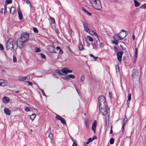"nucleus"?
I'll list each match as a JSON object with an SVG mask.
<instances>
[{
  "mask_svg": "<svg viewBox=\"0 0 146 146\" xmlns=\"http://www.w3.org/2000/svg\"><path fill=\"white\" fill-rule=\"evenodd\" d=\"M29 33H24L21 34L20 37L17 41V47L21 49L25 45V43L29 39Z\"/></svg>",
  "mask_w": 146,
  "mask_h": 146,
  "instance_id": "1",
  "label": "nucleus"
},
{
  "mask_svg": "<svg viewBox=\"0 0 146 146\" xmlns=\"http://www.w3.org/2000/svg\"><path fill=\"white\" fill-rule=\"evenodd\" d=\"M104 106H99L100 112V113L102 114L103 115H105L107 114H109L110 110L109 108L107 105H104Z\"/></svg>",
  "mask_w": 146,
  "mask_h": 146,
  "instance_id": "2",
  "label": "nucleus"
},
{
  "mask_svg": "<svg viewBox=\"0 0 146 146\" xmlns=\"http://www.w3.org/2000/svg\"><path fill=\"white\" fill-rule=\"evenodd\" d=\"M98 101L99 103V106H105V105L107 104L104 97L102 96H101L99 97Z\"/></svg>",
  "mask_w": 146,
  "mask_h": 146,
  "instance_id": "3",
  "label": "nucleus"
},
{
  "mask_svg": "<svg viewBox=\"0 0 146 146\" xmlns=\"http://www.w3.org/2000/svg\"><path fill=\"white\" fill-rule=\"evenodd\" d=\"M13 40L12 39H9L6 42V46L7 50H11L13 48Z\"/></svg>",
  "mask_w": 146,
  "mask_h": 146,
  "instance_id": "4",
  "label": "nucleus"
},
{
  "mask_svg": "<svg viewBox=\"0 0 146 146\" xmlns=\"http://www.w3.org/2000/svg\"><path fill=\"white\" fill-rule=\"evenodd\" d=\"M94 4L95 5H93L92 6L94 9L98 10L101 9V4L100 0H97Z\"/></svg>",
  "mask_w": 146,
  "mask_h": 146,
  "instance_id": "5",
  "label": "nucleus"
},
{
  "mask_svg": "<svg viewBox=\"0 0 146 146\" xmlns=\"http://www.w3.org/2000/svg\"><path fill=\"white\" fill-rule=\"evenodd\" d=\"M7 82L3 79H0V86L4 87L7 86Z\"/></svg>",
  "mask_w": 146,
  "mask_h": 146,
  "instance_id": "6",
  "label": "nucleus"
},
{
  "mask_svg": "<svg viewBox=\"0 0 146 146\" xmlns=\"http://www.w3.org/2000/svg\"><path fill=\"white\" fill-rule=\"evenodd\" d=\"M82 23L84 27V30L88 33L90 30V29L88 28V24L84 21H82Z\"/></svg>",
  "mask_w": 146,
  "mask_h": 146,
  "instance_id": "7",
  "label": "nucleus"
},
{
  "mask_svg": "<svg viewBox=\"0 0 146 146\" xmlns=\"http://www.w3.org/2000/svg\"><path fill=\"white\" fill-rule=\"evenodd\" d=\"M56 119L60 120L62 124H66L65 120L62 117L59 115H57L56 116Z\"/></svg>",
  "mask_w": 146,
  "mask_h": 146,
  "instance_id": "8",
  "label": "nucleus"
},
{
  "mask_svg": "<svg viewBox=\"0 0 146 146\" xmlns=\"http://www.w3.org/2000/svg\"><path fill=\"white\" fill-rule=\"evenodd\" d=\"M117 36L120 39H122L126 36V34L125 33H121V32L117 34Z\"/></svg>",
  "mask_w": 146,
  "mask_h": 146,
  "instance_id": "9",
  "label": "nucleus"
},
{
  "mask_svg": "<svg viewBox=\"0 0 146 146\" xmlns=\"http://www.w3.org/2000/svg\"><path fill=\"white\" fill-rule=\"evenodd\" d=\"M123 54V52H119L117 53V59L119 62H120L121 60V58Z\"/></svg>",
  "mask_w": 146,
  "mask_h": 146,
  "instance_id": "10",
  "label": "nucleus"
},
{
  "mask_svg": "<svg viewBox=\"0 0 146 146\" xmlns=\"http://www.w3.org/2000/svg\"><path fill=\"white\" fill-rule=\"evenodd\" d=\"M132 76L134 78H138V72L136 70H133Z\"/></svg>",
  "mask_w": 146,
  "mask_h": 146,
  "instance_id": "11",
  "label": "nucleus"
},
{
  "mask_svg": "<svg viewBox=\"0 0 146 146\" xmlns=\"http://www.w3.org/2000/svg\"><path fill=\"white\" fill-rule=\"evenodd\" d=\"M96 121L94 120L92 123V129L94 133L96 132Z\"/></svg>",
  "mask_w": 146,
  "mask_h": 146,
  "instance_id": "12",
  "label": "nucleus"
},
{
  "mask_svg": "<svg viewBox=\"0 0 146 146\" xmlns=\"http://www.w3.org/2000/svg\"><path fill=\"white\" fill-rule=\"evenodd\" d=\"M47 50L50 52H54V48L51 45H48L46 47Z\"/></svg>",
  "mask_w": 146,
  "mask_h": 146,
  "instance_id": "13",
  "label": "nucleus"
},
{
  "mask_svg": "<svg viewBox=\"0 0 146 146\" xmlns=\"http://www.w3.org/2000/svg\"><path fill=\"white\" fill-rule=\"evenodd\" d=\"M2 101L3 103L7 104L9 102L10 99L8 97L4 96L3 98Z\"/></svg>",
  "mask_w": 146,
  "mask_h": 146,
  "instance_id": "14",
  "label": "nucleus"
},
{
  "mask_svg": "<svg viewBox=\"0 0 146 146\" xmlns=\"http://www.w3.org/2000/svg\"><path fill=\"white\" fill-rule=\"evenodd\" d=\"M84 124L86 127L88 129L89 128V125H88V124L89 122L88 118L87 117L85 118L84 119Z\"/></svg>",
  "mask_w": 146,
  "mask_h": 146,
  "instance_id": "15",
  "label": "nucleus"
},
{
  "mask_svg": "<svg viewBox=\"0 0 146 146\" xmlns=\"http://www.w3.org/2000/svg\"><path fill=\"white\" fill-rule=\"evenodd\" d=\"M4 112L6 115H9L11 114V111L8 108H5L4 109Z\"/></svg>",
  "mask_w": 146,
  "mask_h": 146,
  "instance_id": "16",
  "label": "nucleus"
},
{
  "mask_svg": "<svg viewBox=\"0 0 146 146\" xmlns=\"http://www.w3.org/2000/svg\"><path fill=\"white\" fill-rule=\"evenodd\" d=\"M109 114L107 115V117H106L105 120V125L108 126L109 123Z\"/></svg>",
  "mask_w": 146,
  "mask_h": 146,
  "instance_id": "17",
  "label": "nucleus"
},
{
  "mask_svg": "<svg viewBox=\"0 0 146 146\" xmlns=\"http://www.w3.org/2000/svg\"><path fill=\"white\" fill-rule=\"evenodd\" d=\"M68 69L69 68L67 67L62 68L61 70V72L63 73L67 74L68 73Z\"/></svg>",
  "mask_w": 146,
  "mask_h": 146,
  "instance_id": "18",
  "label": "nucleus"
},
{
  "mask_svg": "<svg viewBox=\"0 0 146 146\" xmlns=\"http://www.w3.org/2000/svg\"><path fill=\"white\" fill-rule=\"evenodd\" d=\"M88 33L90 35H94L96 36L97 38H98V36L97 33L93 31H90V30Z\"/></svg>",
  "mask_w": 146,
  "mask_h": 146,
  "instance_id": "19",
  "label": "nucleus"
},
{
  "mask_svg": "<svg viewBox=\"0 0 146 146\" xmlns=\"http://www.w3.org/2000/svg\"><path fill=\"white\" fill-rule=\"evenodd\" d=\"M127 118L126 117H125L123 119V125L122 126V132H123V128H124V125L125 124L126 122L127 121Z\"/></svg>",
  "mask_w": 146,
  "mask_h": 146,
  "instance_id": "20",
  "label": "nucleus"
},
{
  "mask_svg": "<svg viewBox=\"0 0 146 146\" xmlns=\"http://www.w3.org/2000/svg\"><path fill=\"white\" fill-rule=\"evenodd\" d=\"M18 13L19 19L20 20H21L23 19V16L20 9H19L18 10Z\"/></svg>",
  "mask_w": 146,
  "mask_h": 146,
  "instance_id": "21",
  "label": "nucleus"
},
{
  "mask_svg": "<svg viewBox=\"0 0 146 146\" xmlns=\"http://www.w3.org/2000/svg\"><path fill=\"white\" fill-rule=\"evenodd\" d=\"M75 77V76L73 74H71L69 75L68 76H66V79H68L70 78H74Z\"/></svg>",
  "mask_w": 146,
  "mask_h": 146,
  "instance_id": "22",
  "label": "nucleus"
},
{
  "mask_svg": "<svg viewBox=\"0 0 146 146\" xmlns=\"http://www.w3.org/2000/svg\"><path fill=\"white\" fill-rule=\"evenodd\" d=\"M19 80L21 81L25 82L26 80L25 77L19 76Z\"/></svg>",
  "mask_w": 146,
  "mask_h": 146,
  "instance_id": "23",
  "label": "nucleus"
},
{
  "mask_svg": "<svg viewBox=\"0 0 146 146\" xmlns=\"http://www.w3.org/2000/svg\"><path fill=\"white\" fill-rule=\"evenodd\" d=\"M15 9L14 7H11L10 9V13L12 14H13L15 12Z\"/></svg>",
  "mask_w": 146,
  "mask_h": 146,
  "instance_id": "24",
  "label": "nucleus"
},
{
  "mask_svg": "<svg viewBox=\"0 0 146 146\" xmlns=\"http://www.w3.org/2000/svg\"><path fill=\"white\" fill-rule=\"evenodd\" d=\"M90 3H91L92 6L93 5H95V3L96 2L97 0H88Z\"/></svg>",
  "mask_w": 146,
  "mask_h": 146,
  "instance_id": "25",
  "label": "nucleus"
},
{
  "mask_svg": "<svg viewBox=\"0 0 146 146\" xmlns=\"http://www.w3.org/2000/svg\"><path fill=\"white\" fill-rule=\"evenodd\" d=\"M135 5L136 7H137L139 6L140 4V3L136 0H134Z\"/></svg>",
  "mask_w": 146,
  "mask_h": 146,
  "instance_id": "26",
  "label": "nucleus"
},
{
  "mask_svg": "<svg viewBox=\"0 0 146 146\" xmlns=\"http://www.w3.org/2000/svg\"><path fill=\"white\" fill-rule=\"evenodd\" d=\"M82 9L84 11V12L88 15H89V16H90L91 15V13L88 12L85 9L82 8Z\"/></svg>",
  "mask_w": 146,
  "mask_h": 146,
  "instance_id": "27",
  "label": "nucleus"
},
{
  "mask_svg": "<svg viewBox=\"0 0 146 146\" xmlns=\"http://www.w3.org/2000/svg\"><path fill=\"white\" fill-rule=\"evenodd\" d=\"M36 116V114H32L30 116V119L33 121L35 118Z\"/></svg>",
  "mask_w": 146,
  "mask_h": 146,
  "instance_id": "28",
  "label": "nucleus"
},
{
  "mask_svg": "<svg viewBox=\"0 0 146 146\" xmlns=\"http://www.w3.org/2000/svg\"><path fill=\"white\" fill-rule=\"evenodd\" d=\"M84 47L82 44L81 43H80L79 46V50H81Z\"/></svg>",
  "mask_w": 146,
  "mask_h": 146,
  "instance_id": "29",
  "label": "nucleus"
},
{
  "mask_svg": "<svg viewBox=\"0 0 146 146\" xmlns=\"http://www.w3.org/2000/svg\"><path fill=\"white\" fill-rule=\"evenodd\" d=\"M87 38L90 41L92 42L93 41V39L90 36L88 35Z\"/></svg>",
  "mask_w": 146,
  "mask_h": 146,
  "instance_id": "30",
  "label": "nucleus"
},
{
  "mask_svg": "<svg viewBox=\"0 0 146 146\" xmlns=\"http://www.w3.org/2000/svg\"><path fill=\"white\" fill-rule=\"evenodd\" d=\"M61 72V70L60 71L59 69H57L56 70V72L58 73L59 74L63 75V74Z\"/></svg>",
  "mask_w": 146,
  "mask_h": 146,
  "instance_id": "31",
  "label": "nucleus"
},
{
  "mask_svg": "<svg viewBox=\"0 0 146 146\" xmlns=\"http://www.w3.org/2000/svg\"><path fill=\"white\" fill-rule=\"evenodd\" d=\"M92 45L93 49H95L97 48V46L95 42L93 43H92Z\"/></svg>",
  "mask_w": 146,
  "mask_h": 146,
  "instance_id": "32",
  "label": "nucleus"
},
{
  "mask_svg": "<svg viewBox=\"0 0 146 146\" xmlns=\"http://www.w3.org/2000/svg\"><path fill=\"white\" fill-rule=\"evenodd\" d=\"M114 142V139L113 138H111L110 141V143L111 145L113 144Z\"/></svg>",
  "mask_w": 146,
  "mask_h": 146,
  "instance_id": "33",
  "label": "nucleus"
},
{
  "mask_svg": "<svg viewBox=\"0 0 146 146\" xmlns=\"http://www.w3.org/2000/svg\"><path fill=\"white\" fill-rule=\"evenodd\" d=\"M92 141L93 139H92V138H89L88 139V140L86 142V144L87 145L89 144L90 142Z\"/></svg>",
  "mask_w": 146,
  "mask_h": 146,
  "instance_id": "34",
  "label": "nucleus"
},
{
  "mask_svg": "<svg viewBox=\"0 0 146 146\" xmlns=\"http://www.w3.org/2000/svg\"><path fill=\"white\" fill-rule=\"evenodd\" d=\"M85 80V76L84 75H82V76L80 78L81 81L82 82H83L84 80Z\"/></svg>",
  "mask_w": 146,
  "mask_h": 146,
  "instance_id": "35",
  "label": "nucleus"
},
{
  "mask_svg": "<svg viewBox=\"0 0 146 146\" xmlns=\"http://www.w3.org/2000/svg\"><path fill=\"white\" fill-rule=\"evenodd\" d=\"M33 31L34 32L36 33H38V31L36 27H34L33 28Z\"/></svg>",
  "mask_w": 146,
  "mask_h": 146,
  "instance_id": "36",
  "label": "nucleus"
},
{
  "mask_svg": "<svg viewBox=\"0 0 146 146\" xmlns=\"http://www.w3.org/2000/svg\"><path fill=\"white\" fill-rule=\"evenodd\" d=\"M131 94L129 93L128 95V99L127 100L130 101L131 99Z\"/></svg>",
  "mask_w": 146,
  "mask_h": 146,
  "instance_id": "37",
  "label": "nucleus"
},
{
  "mask_svg": "<svg viewBox=\"0 0 146 146\" xmlns=\"http://www.w3.org/2000/svg\"><path fill=\"white\" fill-rule=\"evenodd\" d=\"M137 48H135V57L136 58H137Z\"/></svg>",
  "mask_w": 146,
  "mask_h": 146,
  "instance_id": "38",
  "label": "nucleus"
},
{
  "mask_svg": "<svg viewBox=\"0 0 146 146\" xmlns=\"http://www.w3.org/2000/svg\"><path fill=\"white\" fill-rule=\"evenodd\" d=\"M40 56L42 58H44V59H46V57L45 55H44V54L42 53H41Z\"/></svg>",
  "mask_w": 146,
  "mask_h": 146,
  "instance_id": "39",
  "label": "nucleus"
},
{
  "mask_svg": "<svg viewBox=\"0 0 146 146\" xmlns=\"http://www.w3.org/2000/svg\"><path fill=\"white\" fill-rule=\"evenodd\" d=\"M140 8L141 9H145L146 8V4H145L141 5Z\"/></svg>",
  "mask_w": 146,
  "mask_h": 146,
  "instance_id": "40",
  "label": "nucleus"
},
{
  "mask_svg": "<svg viewBox=\"0 0 146 146\" xmlns=\"http://www.w3.org/2000/svg\"><path fill=\"white\" fill-rule=\"evenodd\" d=\"M112 43L114 44L115 45L117 44L118 43V41L117 40L113 41H112Z\"/></svg>",
  "mask_w": 146,
  "mask_h": 146,
  "instance_id": "41",
  "label": "nucleus"
},
{
  "mask_svg": "<svg viewBox=\"0 0 146 146\" xmlns=\"http://www.w3.org/2000/svg\"><path fill=\"white\" fill-rule=\"evenodd\" d=\"M48 137L50 139H51L53 137V134L52 133H50L48 135Z\"/></svg>",
  "mask_w": 146,
  "mask_h": 146,
  "instance_id": "42",
  "label": "nucleus"
},
{
  "mask_svg": "<svg viewBox=\"0 0 146 146\" xmlns=\"http://www.w3.org/2000/svg\"><path fill=\"white\" fill-rule=\"evenodd\" d=\"M6 1L8 4H10L12 3V0H6Z\"/></svg>",
  "mask_w": 146,
  "mask_h": 146,
  "instance_id": "43",
  "label": "nucleus"
},
{
  "mask_svg": "<svg viewBox=\"0 0 146 146\" xmlns=\"http://www.w3.org/2000/svg\"><path fill=\"white\" fill-rule=\"evenodd\" d=\"M51 19V22L52 23H55V20L52 17H50Z\"/></svg>",
  "mask_w": 146,
  "mask_h": 146,
  "instance_id": "44",
  "label": "nucleus"
},
{
  "mask_svg": "<svg viewBox=\"0 0 146 146\" xmlns=\"http://www.w3.org/2000/svg\"><path fill=\"white\" fill-rule=\"evenodd\" d=\"M40 49L39 48L37 47L35 49V52H40Z\"/></svg>",
  "mask_w": 146,
  "mask_h": 146,
  "instance_id": "45",
  "label": "nucleus"
},
{
  "mask_svg": "<svg viewBox=\"0 0 146 146\" xmlns=\"http://www.w3.org/2000/svg\"><path fill=\"white\" fill-rule=\"evenodd\" d=\"M104 44L103 43L100 42L99 44V46L100 48H103L104 47Z\"/></svg>",
  "mask_w": 146,
  "mask_h": 146,
  "instance_id": "46",
  "label": "nucleus"
},
{
  "mask_svg": "<svg viewBox=\"0 0 146 146\" xmlns=\"http://www.w3.org/2000/svg\"><path fill=\"white\" fill-rule=\"evenodd\" d=\"M13 61L14 62H17V59L15 56H13Z\"/></svg>",
  "mask_w": 146,
  "mask_h": 146,
  "instance_id": "47",
  "label": "nucleus"
},
{
  "mask_svg": "<svg viewBox=\"0 0 146 146\" xmlns=\"http://www.w3.org/2000/svg\"><path fill=\"white\" fill-rule=\"evenodd\" d=\"M26 82L28 83V85L29 86L30 85L32 86L33 85V84L31 82H29V81H27Z\"/></svg>",
  "mask_w": 146,
  "mask_h": 146,
  "instance_id": "48",
  "label": "nucleus"
},
{
  "mask_svg": "<svg viewBox=\"0 0 146 146\" xmlns=\"http://www.w3.org/2000/svg\"><path fill=\"white\" fill-rule=\"evenodd\" d=\"M40 90L41 92L42 93L43 95L44 96H46V95H45L44 91L42 89H40Z\"/></svg>",
  "mask_w": 146,
  "mask_h": 146,
  "instance_id": "49",
  "label": "nucleus"
},
{
  "mask_svg": "<svg viewBox=\"0 0 146 146\" xmlns=\"http://www.w3.org/2000/svg\"><path fill=\"white\" fill-rule=\"evenodd\" d=\"M116 68V72H117L119 71V67L118 66H115Z\"/></svg>",
  "mask_w": 146,
  "mask_h": 146,
  "instance_id": "50",
  "label": "nucleus"
},
{
  "mask_svg": "<svg viewBox=\"0 0 146 146\" xmlns=\"http://www.w3.org/2000/svg\"><path fill=\"white\" fill-rule=\"evenodd\" d=\"M26 80H30V77L29 76H27L25 77Z\"/></svg>",
  "mask_w": 146,
  "mask_h": 146,
  "instance_id": "51",
  "label": "nucleus"
},
{
  "mask_svg": "<svg viewBox=\"0 0 146 146\" xmlns=\"http://www.w3.org/2000/svg\"><path fill=\"white\" fill-rule=\"evenodd\" d=\"M4 49L3 47L2 44H0V49L1 50H3Z\"/></svg>",
  "mask_w": 146,
  "mask_h": 146,
  "instance_id": "52",
  "label": "nucleus"
},
{
  "mask_svg": "<svg viewBox=\"0 0 146 146\" xmlns=\"http://www.w3.org/2000/svg\"><path fill=\"white\" fill-rule=\"evenodd\" d=\"M25 110L27 111H29L30 110V109L29 107H27L25 108Z\"/></svg>",
  "mask_w": 146,
  "mask_h": 146,
  "instance_id": "53",
  "label": "nucleus"
},
{
  "mask_svg": "<svg viewBox=\"0 0 146 146\" xmlns=\"http://www.w3.org/2000/svg\"><path fill=\"white\" fill-rule=\"evenodd\" d=\"M114 50L115 52H116L117 51V48L115 46L114 47Z\"/></svg>",
  "mask_w": 146,
  "mask_h": 146,
  "instance_id": "54",
  "label": "nucleus"
},
{
  "mask_svg": "<svg viewBox=\"0 0 146 146\" xmlns=\"http://www.w3.org/2000/svg\"><path fill=\"white\" fill-rule=\"evenodd\" d=\"M25 2L27 4H29L30 3L29 0H26L25 1Z\"/></svg>",
  "mask_w": 146,
  "mask_h": 146,
  "instance_id": "55",
  "label": "nucleus"
},
{
  "mask_svg": "<svg viewBox=\"0 0 146 146\" xmlns=\"http://www.w3.org/2000/svg\"><path fill=\"white\" fill-rule=\"evenodd\" d=\"M63 53V52L62 51V50L60 49V50H59V53L60 54H62Z\"/></svg>",
  "mask_w": 146,
  "mask_h": 146,
  "instance_id": "56",
  "label": "nucleus"
},
{
  "mask_svg": "<svg viewBox=\"0 0 146 146\" xmlns=\"http://www.w3.org/2000/svg\"><path fill=\"white\" fill-rule=\"evenodd\" d=\"M111 96H112L111 92H109V97L110 98H111Z\"/></svg>",
  "mask_w": 146,
  "mask_h": 146,
  "instance_id": "57",
  "label": "nucleus"
},
{
  "mask_svg": "<svg viewBox=\"0 0 146 146\" xmlns=\"http://www.w3.org/2000/svg\"><path fill=\"white\" fill-rule=\"evenodd\" d=\"M129 101L127 100V105L128 107H129Z\"/></svg>",
  "mask_w": 146,
  "mask_h": 146,
  "instance_id": "58",
  "label": "nucleus"
},
{
  "mask_svg": "<svg viewBox=\"0 0 146 146\" xmlns=\"http://www.w3.org/2000/svg\"><path fill=\"white\" fill-rule=\"evenodd\" d=\"M6 8H7L6 5H5L4 7V13H5V11H6Z\"/></svg>",
  "mask_w": 146,
  "mask_h": 146,
  "instance_id": "59",
  "label": "nucleus"
},
{
  "mask_svg": "<svg viewBox=\"0 0 146 146\" xmlns=\"http://www.w3.org/2000/svg\"><path fill=\"white\" fill-rule=\"evenodd\" d=\"M72 146H76V144L74 142Z\"/></svg>",
  "mask_w": 146,
  "mask_h": 146,
  "instance_id": "60",
  "label": "nucleus"
},
{
  "mask_svg": "<svg viewBox=\"0 0 146 146\" xmlns=\"http://www.w3.org/2000/svg\"><path fill=\"white\" fill-rule=\"evenodd\" d=\"M68 50H69V51L72 53H73V52L72 51V50H71V49L70 48H68Z\"/></svg>",
  "mask_w": 146,
  "mask_h": 146,
  "instance_id": "61",
  "label": "nucleus"
},
{
  "mask_svg": "<svg viewBox=\"0 0 146 146\" xmlns=\"http://www.w3.org/2000/svg\"><path fill=\"white\" fill-rule=\"evenodd\" d=\"M56 49L58 50H60V47H59V46H58L57 47H56Z\"/></svg>",
  "mask_w": 146,
  "mask_h": 146,
  "instance_id": "62",
  "label": "nucleus"
},
{
  "mask_svg": "<svg viewBox=\"0 0 146 146\" xmlns=\"http://www.w3.org/2000/svg\"><path fill=\"white\" fill-rule=\"evenodd\" d=\"M97 57L94 56L93 58L94 60H96L97 59Z\"/></svg>",
  "mask_w": 146,
  "mask_h": 146,
  "instance_id": "63",
  "label": "nucleus"
},
{
  "mask_svg": "<svg viewBox=\"0 0 146 146\" xmlns=\"http://www.w3.org/2000/svg\"><path fill=\"white\" fill-rule=\"evenodd\" d=\"M97 138V137L96 136H94V137H93L92 138V139H93V140H94V139H96Z\"/></svg>",
  "mask_w": 146,
  "mask_h": 146,
  "instance_id": "64",
  "label": "nucleus"
}]
</instances>
